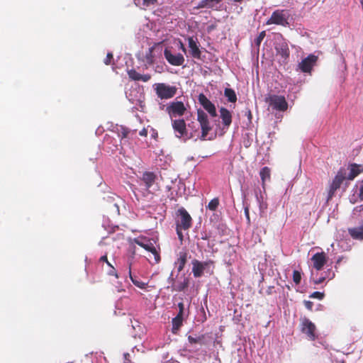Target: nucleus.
Here are the masks:
<instances>
[{"label": "nucleus", "mask_w": 363, "mask_h": 363, "mask_svg": "<svg viewBox=\"0 0 363 363\" xmlns=\"http://www.w3.org/2000/svg\"><path fill=\"white\" fill-rule=\"evenodd\" d=\"M301 331L306 334L310 340H315L317 337L315 325L308 318H304L301 321Z\"/></svg>", "instance_id": "nucleus-13"}, {"label": "nucleus", "mask_w": 363, "mask_h": 363, "mask_svg": "<svg viewBox=\"0 0 363 363\" xmlns=\"http://www.w3.org/2000/svg\"><path fill=\"white\" fill-rule=\"evenodd\" d=\"M157 179V174L153 172H144L140 178L141 185L144 186L145 190L149 191L153 186Z\"/></svg>", "instance_id": "nucleus-16"}, {"label": "nucleus", "mask_w": 363, "mask_h": 363, "mask_svg": "<svg viewBox=\"0 0 363 363\" xmlns=\"http://www.w3.org/2000/svg\"><path fill=\"white\" fill-rule=\"evenodd\" d=\"M256 200L259 206L260 216H263L267 209L268 205L266 201L264 199L262 194L260 193L259 195L257 192L255 193Z\"/></svg>", "instance_id": "nucleus-23"}, {"label": "nucleus", "mask_w": 363, "mask_h": 363, "mask_svg": "<svg viewBox=\"0 0 363 363\" xmlns=\"http://www.w3.org/2000/svg\"><path fill=\"white\" fill-rule=\"evenodd\" d=\"M221 0H202L199 4V7L213 8Z\"/></svg>", "instance_id": "nucleus-31"}, {"label": "nucleus", "mask_w": 363, "mask_h": 363, "mask_svg": "<svg viewBox=\"0 0 363 363\" xmlns=\"http://www.w3.org/2000/svg\"><path fill=\"white\" fill-rule=\"evenodd\" d=\"M128 77L134 81H140L141 74L136 72L134 69L128 70Z\"/></svg>", "instance_id": "nucleus-33"}, {"label": "nucleus", "mask_w": 363, "mask_h": 363, "mask_svg": "<svg viewBox=\"0 0 363 363\" xmlns=\"http://www.w3.org/2000/svg\"><path fill=\"white\" fill-rule=\"evenodd\" d=\"M154 89L158 98L169 99L174 96L177 89L174 86H170L164 83H157L154 85Z\"/></svg>", "instance_id": "nucleus-8"}, {"label": "nucleus", "mask_w": 363, "mask_h": 363, "mask_svg": "<svg viewBox=\"0 0 363 363\" xmlns=\"http://www.w3.org/2000/svg\"><path fill=\"white\" fill-rule=\"evenodd\" d=\"M177 306L179 308V313L172 320V330L174 333H175L180 328V327L182 325L184 319L189 315V311L185 308L184 303L179 302Z\"/></svg>", "instance_id": "nucleus-12"}, {"label": "nucleus", "mask_w": 363, "mask_h": 363, "mask_svg": "<svg viewBox=\"0 0 363 363\" xmlns=\"http://www.w3.org/2000/svg\"><path fill=\"white\" fill-rule=\"evenodd\" d=\"M189 108V105L188 103L184 104L182 101L174 100L166 105L165 111L171 120H174L177 118L185 116L188 113Z\"/></svg>", "instance_id": "nucleus-2"}, {"label": "nucleus", "mask_w": 363, "mask_h": 363, "mask_svg": "<svg viewBox=\"0 0 363 363\" xmlns=\"http://www.w3.org/2000/svg\"><path fill=\"white\" fill-rule=\"evenodd\" d=\"M301 280V273L298 270H294L293 272V281L296 284H300Z\"/></svg>", "instance_id": "nucleus-38"}, {"label": "nucleus", "mask_w": 363, "mask_h": 363, "mask_svg": "<svg viewBox=\"0 0 363 363\" xmlns=\"http://www.w3.org/2000/svg\"><path fill=\"white\" fill-rule=\"evenodd\" d=\"M197 121H199L201 129L200 139L202 140H212L214 136L213 135L208 136L209 132L212 130V125L204 111L201 109H199L197 111Z\"/></svg>", "instance_id": "nucleus-3"}, {"label": "nucleus", "mask_w": 363, "mask_h": 363, "mask_svg": "<svg viewBox=\"0 0 363 363\" xmlns=\"http://www.w3.org/2000/svg\"><path fill=\"white\" fill-rule=\"evenodd\" d=\"M224 95L228 99L229 102L235 103L237 101L236 94L235 91L230 88L225 89Z\"/></svg>", "instance_id": "nucleus-30"}, {"label": "nucleus", "mask_w": 363, "mask_h": 363, "mask_svg": "<svg viewBox=\"0 0 363 363\" xmlns=\"http://www.w3.org/2000/svg\"><path fill=\"white\" fill-rule=\"evenodd\" d=\"M350 235L357 240H363V228L360 225L357 228L349 229Z\"/></svg>", "instance_id": "nucleus-28"}, {"label": "nucleus", "mask_w": 363, "mask_h": 363, "mask_svg": "<svg viewBox=\"0 0 363 363\" xmlns=\"http://www.w3.org/2000/svg\"><path fill=\"white\" fill-rule=\"evenodd\" d=\"M149 127L147 128H144L139 132L140 136H147Z\"/></svg>", "instance_id": "nucleus-47"}, {"label": "nucleus", "mask_w": 363, "mask_h": 363, "mask_svg": "<svg viewBox=\"0 0 363 363\" xmlns=\"http://www.w3.org/2000/svg\"><path fill=\"white\" fill-rule=\"evenodd\" d=\"M361 226L363 228V221H362V223Z\"/></svg>", "instance_id": "nucleus-57"}, {"label": "nucleus", "mask_w": 363, "mask_h": 363, "mask_svg": "<svg viewBox=\"0 0 363 363\" xmlns=\"http://www.w3.org/2000/svg\"><path fill=\"white\" fill-rule=\"evenodd\" d=\"M128 131L125 128L121 127V133L119 134V135L121 136L122 140L128 136Z\"/></svg>", "instance_id": "nucleus-45"}, {"label": "nucleus", "mask_w": 363, "mask_h": 363, "mask_svg": "<svg viewBox=\"0 0 363 363\" xmlns=\"http://www.w3.org/2000/svg\"><path fill=\"white\" fill-rule=\"evenodd\" d=\"M151 78V75L149 74H142L140 77V81L146 82H148Z\"/></svg>", "instance_id": "nucleus-44"}, {"label": "nucleus", "mask_w": 363, "mask_h": 363, "mask_svg": "<svg viewBox=\"0 0 363 363\" xmlns=\"http://www.w3.org/2000/svg\"><path fill=\"white\" fill-rule=\"evenodd\" d=\"M304 304H305V306L307 309L308 310H311L312 308H313V302L310 301H306L304 302Z\"/></svg>", "instance_id": "nucleus-46"}, {"label": "nucleus", "mask_w": 363, "mask_h": 363, "mask_svg": "<svg viewBox=\"0 0 363 363\" xmlns=\"http://www.w3.org/2000/svg\"><path fill=\"white\" fill-rule=\"evenodd\" d=\"M215 28V26L214 25H211L209 26H208V32H211L212 30H213Z\"/></svg>", "instance_id": "nucleus-52"}, {"label": "nucleus", "mask_w": 363, "mask_h": 363, "mask_svg": "<svg viewBox=\"0 0 363 363\" xmlns=\"http://www.w3.org/2000/svg\"><path fill=\"white\" fill-rule=\"evenodd\" d=\"M317 60L318 57L316 55L310 54L298 63V67L301 72L309 73L311 72L313 67L315 65Z\"/></svg>", "instance_id": "nucleus-15"}, {"label": "nucleus", "mask_w": 363, "mask_h": 363, "mask_svg": "<svg viewBox=\"0 0 363 363\" xmlns=\"http://www.w3.org/2000/svg\"><path fill=\"white\" fill-rule=\"evenodd\" d=\"M191 264L192 273L195 278L201 277L205 272L208 274L213 273V261L208 260L205 262H200L197 259H193L191 261Z\"/></svg>", "instance_id": "nucleus-5"}, {"label": "nucleus", "mask_w": 363, "mask_h": 363, "mask_svg": "<svg viewBox=\"0 0 363 363\" xmlns=\"http://www.w3.org/2000/svg\"><path fill=\"white\" fill-rule=\"evenodd\" d=\"M186 253L180 252L178 259L174 262L175 267L177 269V272H180L183 270L185 264L186 262Z\"/></svg>", "instance_id": "nucleus-24"}, {"label": "nucleus", "mask_w": 363, "mask_h": 363, "mask_svg": "<svg viewBox=\"0 0 363 363\" xmlns=\"http://www.w3.org/2000/svg\"><path fill=\"white\" fill-rule=\"evenodd\" d=\"M108 261L107 255H104L101 256L99 259V263L101 264L102 267H104V264Z\"/></svg>", "instance_id": "nucleus-42"}, {"label": "nucleus", "mask_w": 363, "mask_h": 363, "mask_svg": "<svg viewBox=\"0 0 363 363\" xmlns=\"http://www.w3.org/2000/svg\"><path fill=\"white\" fill-rule=\"evenodd\" d=\"M126 97L128 99V100L132 103L135 104L136 101H139L138 99H134L131 97V94H127L126 93Z\"/></svg>", "instance_id": "nucleus-48"}, {"label": "nucleus", "mask_w": 363, "mask_h": 363, "mask_svg": "<svg viewBox=\"0 0 363 363\" xmlns=\"http://www.w3.org/2000/svg\"><path fill=\"white\" fill-rule=\"evenodd\" d=\"M107 273L108 275L115 276L116 277H118L116 270L115 269L113 266H111V267L108 268Z\"/></svg>", "instance_id": "nucleus-41"}, {"label": "nucleus", "mask_w": 363, "mask_h": 363, "mask_svg": "<svg viewBox=\"0 0 363 363\" xmlns=\"http://www.w3.org/2000/svg\"><path fill=\"white\" fill-rule=\"evenodd\" d=\"M244 213H245V216L246 218L247 223L250 224V209H249L248 205L244 206Z\"/></svg>", "instance_id": "nucleus-39"}, {"label": "nucleus", "mask_w": 363, "mask_h": 363, "mask_svg": "<svg viewBox=\"0 0 363 363\" xmlns=\"http://www.w3.org/2000/svg\"><path fill=\"white\" fill-rule=\"evenodd\" d=\"M359 196L361 199V200H363V180L362 181L360 184Z\"/></svg>", "instance_id": "nucleus-49"}, {"label": "nucleus", "mask_w": 363, "mask_h": 363, "mask_svg": "<svg viewBox=\"0 0 363 363\" xmlns=\"http://www.w3.org/2000/svg\"><path fill=\"white\" fill-rule=\"evenodd\" d=\"M167 281L170 284L168 288H170L172 291H183L189 285V279L184 274L179 277L178 276L174 277L173 272H171Z\"/></svg>", "instance_id": "nucleus-7"}, {"label": "nucleus", "mask_w": 363, "mask_h": 363, "mask_svg": "<svg viewBox=\"0 0 363 363\" xmlns=\"http://www.w3.org/2000/svg\"><path fill=\"white\" fill-rule=\"evenodd\" d=\"M114 206L116 208L117 211H118V205L115 203Z\"/></svg>", "instance_id": "nucleus-56"}, {"label": "nucleus", "mask_w": 363, "mask_h": 363, "mask_svg": "<svg viewBox=\"0 0 363 363\" xmlns=\"http://www.w3.org/2000/svg\"><path fill=\"white\" fill-rule=\"evenodd\" d=\"M134 242L145 250L151 252L154 256L155 263H158L160 260V256L157 247L155 246V241L153 239L145 236H139L134 239Z\"/></svg>", "instance_id": "nucleus-4"}, {"label": "nucleus", "mask_w": 363, "mask_h": 363, "mask_svg": "<svg viewBox=\"0 0 363 363\" xmlns=\"http://www.w3.org/2000/svg\"><path fill=\"white\" fill-rule=\"evenodd\" d=\"M219 205V200L218 198H214L210 201L207 205V208L211 211H215Z\"/></svg>", "instance_id": "nucleus-35"}, {"label": "nucleus", "mask_w": 363, "mask_h": 363, "mask_svg": "<svg viewBox=\"0 0 363 363\" xmlns=\"http://www.w3.org/2000/svg\"><path fill=\"white\" fill-rule=\"evenodd\" d=\"M198 100L200 104L211 117L214 118L217 116L215 105L203 94H200L199 95Z\"/></svg>", "instance_id": "nucleus-17"}, {"label": "nucleus", "mask_w": 363, "mask_h": 363, "mask_svg": "<svg viewBox=\"0 0 363 363\" xmlns=\"http://www.w3.org/2000/svg\"><path fill=\"white\" fill-rule=\"evenodd\" d=\"M105 264H106V266H107L108 268H110V267H111V266H113V265H112V264H111V262H109L108 261H107Z\"/></svg>", "instance_id": "nucleus-55"}, {"label": "nucleus", "mask_w": 363, "mask_h": 363, "mask_svg": "<svg viewBox=\"0 0 363 363\" xmlns=\"http://www.w3.org/2000/svg\"><path fill=\"white\" fill-rule=\"evenodd\" d=\"M172 125L177 138L186 141L193 137L191 134L189 135L186 130V125L184 119L172 120Z\"/></svg>", "instance_id": "nucleus-9"}, {"label": "nucleus", "mask_w": 363, "mask_h": 363, "mask_svg": "<svg viewBox=\"0 0 363 363\" xmlns=\"http://www.w3.org/2000/svg\"><path fill=\"white\" fill-rule=\"evenodd\" d=\"M265 35H266V33L264 30H263V31L260 32L259 34L258 35V36L255 39L254 44L257 48H259L260 44H261L262 41L263 40V39L264 38Z\"/></svg>", "instance_id": "nucleus-36"}, {"label": "nucleus", "mask_w": 363, "mask_h": 363, "mask_svg": "<svg viewBox=\"0 0 363 363\" xmlns=\"http://www.w3.org/2000/svg\"><path fill=\"white\" fill-rule=\"evenodd\" d=\"M276 50L277 54L279 55L284 60L289 57V49L287 44H281L276 48Z\"/></svg>", "instance_id": "nucleus-25"}, {"label": "nucleus", "mask_w": 363, "mask_h": 363, "mask_svg": "<svg viewBox=\"0 0 363 363\" xmlns=\"http://www.w3.org/2000/svg\"><path fill=\"white\" fill-rule=\"evenodd\" d=\"M220 118L221 119L222 128L221 130L226 132L232 123L231 112L224 107H221L219 110Z\"/></svg>", "instance_id": "nucleus-18"}, {"label": "nucleus", "mask_w": 363, "mask_h": 363, "mask_svg": "<svg viewBox=\"0 0 363 363\" xmlns=\"http://www.w3.org/2000/svg\"><path fill=\"white\" fill-rule=\"evenodd\" d=\"M274 287L271 286H269L268 289H267L266 292L268 295H271L273 294L274 292Z\"/></svg>", "instance_id": "nucleus-50"}, {"label": "nucleus", "mask_w": 363, "mask_h": 363, "mask_svg": "<svg viewBox=\"0 0 363 363\" xmlns=\"http://www.w3.org/2000/svg\"><path fill=\"white\" fill-rule=\"evenodd\" d=\"M325 275H321L317 279L313 280L315 284H320L323 282L326 279H332L335 277V273L331 270L328 269L327 272H324Z\"/></svg>", "instance_id": "nucleus-29"}, {"label": "nucleus", "mask_w": 363, "mask_h": 363, "mask_svg": "<svg viewBox=\"0 0 363 363\" xmlns=\"http://www.w3.org/2000/svg\"><path fill=\"white\" fill-rule=\"evenodd\" d=\"M313 267L318 271L321 270L327 262V257L325 252H316L311 257Z\"/></svg>", "instance_id": "nucleus-19"}, {"label": "nucleus", "mask_w": 363, "mask_h": 363, "mask_svg": "<svg viewBox=\"0 0 363 363\" xmlns=\"http://www.w3.org/2000/svg\"><path fill=\"white\" fill-rule=\"evenodd\" d=\"M266 101L273 109L284 111L288 108V103L284 96L276 94L269 95L266 98Z\"/></svg>", "instance_id": "nucleus-11"}, {"label": "nucleus", "mask_w": 363, "mask_h": 363, "mask_svg": "<svg viewBox=\"0 0 363 363\" xmlns=\"http://www.w3.org/2000/svg\"><path fill=\"white\" fill-rule=\"evenodd\" d=\"M150 129L152 132V136L155 137V135H157V133L155 132V130L152 128H150Z\"/></svg>", "instance_id": "nucleus-54"}, {"label": "nucleus", "mask_w": 363, "mask_h": 363, "mask_svg": "<svg viewBox=\"0 0 363 363\" xmlns=\"http://www.w3.org/2000/svg\"><path fill=\"white\" fill-rule=\"evenodd\" d=\"M152 23H147L144 25L138 33L140 37L147 40L152 39L155 35V31L152 30Z\"/></svg>", "instance_id": "nucleus-22"}, {"label": "nucleus", "mask_w": 363, "mask_h": 363, "mask_svg": "<svg viewBox=\"0 0 363 363\" xmlns=\"http://www.w3.org/2000/svg\"><path fill=\"white\" fill-rule=\"evenodd\" d=\"M363 211V204L359 206L355 207L353 210V213H354L355 211Z\"/></svg>", "instance_id": "nucleus-51"}, {"label": "nucleus", "mask_w": 363, "mask_h": 363, "mask_svg": "<svg viewBox=\"0 0 363 363\" xmlns=\"http://www.w3.org/2000/svg\"><path fill=\"white\" fill-rule=\"evenodd\" d=\"M156 0H134V3L137 6L145 8L153 4Z\"/></svg>", "instance_id": "nucleus-32"}, {"label": "nucleus", "mask_w": 363, "mask_h": 363, "mask_svg": "<svg viewBox=\"0 0 363 363\" xmlns=\"http://www.w3.org/2000/svg\"><path fill=\"white\" fill-rule=\"evenodd\" d=\"M113 58V55L111 52H108L106 59L104 60V63L106 65H109L111 63V60Z\"/></svg>", "instance_id": "nucleus-43"}, {"label": "nucleus", "mask_w": 363, "mask_h": 363, "mask_svg": "<svg viewBox=\"0 0 363 363\" xmlns=\"http://www.w3.org/2000/svg\"><path fill=\"white\" fill-rule=\"evenodd\" d=\"M259 176L262 180V188L264 189L265 182L270 179V169L267 167H264L260 169Z\"/></svg>", "instance_id": "nucleus-26"}, {"label": "nucleus", "mask_w": 363, "mask_h": 363, "mask_svg": "<svg viewBox=\"0 0 363 363\" xmlns=\"http://www.w3.org/2000/svg\"><path fill=\"white\" fill-rule=\"evenodd\" d=\"M188 340L191 344L199 343L202 345L203 343V336L193 337L189 335L188 337Z\"/></svg>", "instance_id": "nucleus-34"}, {"label": "nucleus", "mask_w": 363, "mask_h": 363, "mask_svg": "<svg viewBox=\"0 0 363 363\" xmlns=\"http://www.w3.org/2000/svg\"><path fill=\"white\" fill-rule=\"evenodd\" d=\"M345 179H347L346 169L340 168L335 178L333 179L332 183L330 184L328 200L330 199L333 196L335 191L340 187L341 184Z\"/></svg>", "instance_id": "nucleus-10"}, {"label": "nucleus", "mask_w": 363, "mask_h": 363, "mask_svg": "<svg viewBox=\"0 0 363 363\" xmlns=\"http://www.w3.org/2000/svg\"><path fill=\"white\" fill-rule=\"evenodd\" d=\"M129 275L131 281L137 287L140 289H145L147 286L148 283L147 281H143L138 277L132 275L130 268L129 269Z\"/></svg>", "instance_id": "nucleus-27"}, {"label": "nucleus", "mask_w": 363, "mask_h": 363, "mask_svg": "<svg viewBox=\"0 0 363 363\" xmlns=\"http://www.w3.org/2000/svg\"><path fill=\"white\" fill-rule=\"evenodd\" d=\"M153 49H154L153 47L149 48L147 52L145 54V60L148 65H151L153 63V56H152Z\"/></svg>", "instance_id": "nucleus-37"}, {"label": "nucleus", "mask_w": 363, "mask_h": 363, "mask_svg": "<svg viewBox=\"0 0 363 363\" xmlns=\"http://www.w3.org/2000/svg\"><path fill=\"white\" fill-rule=\"evenodd\" d=\"M188 45L189 48L190 55L192 57L196 59H200L201 52L199 48V43L197 39L194 37H189L188 39Z\"/></svg>", "instance_id": "nucleus-20"}, {"label": "nucleus", "mask_w": 363, "mask_h": 363, "mask_svg": "<svg viewBox=\"0 0 363 363\" xmlns=\"http://www.w3.org/2000/svg\"><path fill=\"white\" fill-rule=\"evenodd\" d=\"M350 172L347 174V180H353L360 173L363 172V165L356 163L350 164L348 167Z\"/></svg>", "instance_id": "nucleus-21"}, {"label": "nucleus", "mask_w": 363, "mask_h": 363, "mask_svg": "<svg viewBox=\"0 0 363 363\" xmlns=\"http://www.w3.org/2000/svg\"><path fill=\"white\" fill-rule=\"evenodd\" d=\"M289 11L278 9L272 13L271 17L267 21L266 24H275L286 27L289 25Z\"/></svg>", "instance_id": "nucleus-6"}, {"label": "nucleus", "mask_w": 363, "mask_h": 363, "mask_svg": "<svg viewBox=\"0 0 363 363\" xmlns=\"http://www.w3.org/2000/svg\"><path fill=\"white\" fill-rule=\"evenodd\" d=\"M310 297L321 300L324 297V294L319 291H315L310 296Z\"/></svg>", "instance_id": "nucleus-40"}, {"label": "nucleus", "mask_w": 363, "mask_h": 363, "mask_svg": "<svg viewBox=\"0 0 363 363\" xmlns=\"http://www.w3.org/2000/svg\"><path fill=\"white\" fill-rule=\"evenodd\" d=\"M180 48L182 49V50L183 52H186V48L184 47V45H183V43L182 42H180Z\"/></svg>", "instance_id": "nucleus-53"}, {"label": "nucleus", "mask_w": 363, "mask_h": 363, "mask_svg": "<svg viewBox=\"0 0 363 363\" xmlns=\"http://www.w3.org/2000/svg\"><path fill=\"white\" fill-rule=\"evenodd\" d=\"M175 225L178 238L182 242L184 239L182 231L188 230L192 225L191 216L183 207L179 208L176 212Z\"/></svg>", "instance_id": "nucleus-1"}, {"label": "nucleus", "mask_w": 363, "mask_h": 363, "mask_svg": "<svg viewBox=\"0 0 363 363\" xmlns=\"http://www.w3.org/2000/svg\"><path fill=\"white\" fill-rule=\"evenodd\" d=\"M164 56L167 61L173 66H182L185 61L182 54L174 52L167 48L164 50Z\"/></svg>", "instance_id": "nucleus-14"}]
</instances>
